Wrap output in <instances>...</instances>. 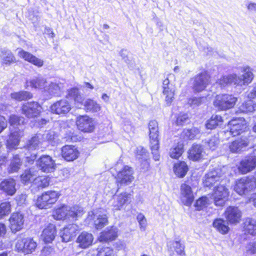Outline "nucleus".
<instances>
[{"mask_svg":"<svg viewBox=\"0 0 256 256\" xmlns=\"http://www.w3.org/2000/svg\"><path fill=\"white\" fill-rule=\"evenodd\" d=\"M240 110L242 112L248 113L254 112V108L252 105V102L251 101H248L240 106Z\"/></svg>","mask_w":256,"mask_h":256,"instance_id":"5fc2aeb1","label":"nucleus"},{"mask_svg":"<svg viewBox=\"0 0 256 256\" xmlns=\"http://www.w3.org/2000/svg\"><path fill=\"white\" fill-rule=\"evenodd\" d=\"M77 148L73 146L66 145L62 148V158L67 161H73L76 159L79 156Z\"/></svg>","mask_w":256,"mask_h":256,"instance_id":"b1692460","label":"nucleus"},{"mask_svg":"<svg viewBox=\"0 0 256 256\" xmlns=\"http://www.w3.org/2000/svg\"><path fill=\"white\" fill-rule=\"evenodd\" d=\"M136 156L139 159L142 158L144 156H146V150L141 146L138 147L136 150Z\"/></svg>","mask_w":256,"mask_h":256,"instance_id":"774afa93","label":"nucleus"},{"mask_svg":"<svg viewBox=\"0 0 256 256\" xmlns=\"http://www.w3.org/2000/svg\"><path fill=\"white\" fill-rule=\"evenodd\" d=\"M36 164L44 172H53L56 168L54 161L48 155L42 156L37 161Z\"/></svg>","mask_w":256,"mask_h":256,"instance_id":"2eb2a0df","label":"nucleus"},{"mask_svg":"<svg viewBox=\"0 0 256 256\" xmlns=\"http://www.w3.org/2000/svg\"><path fill=\"white\" fill-rule=\"evenodd\" d=\"M180 199L182 202L188 206L191 205L194 200L191 187L186 184H182L180 186Z\"/></svg>","mask_w":256,"mask_h":256,"instance_id":"6ab92c4d","label":"nucleus"},{"mask_svg":"<svg viewBox=\"0 0 256 256\" xmlns=\"http://www.w3.org/2000/svg\"><path fill=\"white\" fill-rule=\"evenodd\" d=\"M206 146L209 149L214 150L216 149L219 144V140L218 136H212L206 142Z\"/></svg>","mask_w":256,"mask_h":256,"instance_id":"3c124183","label":"nucleus"},{"mask_svg":"<svg viewBox=\"0 0 256 256\" xmlns=\"http://www.w3.org/2000/svg\"><path fill=\"white\" fill-rule=\"evenodd\" d=\"M213 226L218 231L223 234H227L230 230L228 222L222 218L214 220L213 222Z\"/></svg>","mask_w":256,"mask_h":256,"instance_id":"e433bc0d","label":"nucleus"},{"mask_svg":"<svg viewBox=\"0 0 256 256\" xmlns=\"http://www.w3.org/2000/svg\"><path fill=\"white\" fill-rule=\"evenodd\" d=\"M30 86L33 88L42 90L45 92L47 86L46 80L42 77H36L30 80L29 82Z\"/></svg>","mask_w":256,"mask_h":256,"instance_id":"c9c22d12","label":"nucleus"},{"mask_svg":"<svg viewBox=\"0 0 256 256\" xmlns=\"http://www.w3.org/2000/svg\"><path fill=\"white\" fill-rule=\"evenodd\" d=\"M41 140L42 143L46 141H52L54 139V134L52 132H47L44 134H41Z\"/></svg>","mask_w":256,"mask_h":256,"instance_id":"0e129e2a","label":"nucleus"},{"mask_svg":"<svg viewBox=\"0 0 256 256\" xmlns=\"http://www.w3.org/2000/svg\"><path fill=\"white\" fill-rule=\"evenodd\" d=\"M71 106L68 102L64 99L58 100L50 106V111L56 114H65L71 110Z\"/></svg>","mask_w":256,"mask_h":256,"instance_id":"ddd939ff","label":"nucleus"},{"mask_svg":"<svg viewBox=\"0 0 256 256\" xmlns=\"http://www.w3.org/2000/svg\"><path fill=\"white\" fill-rule=\"evenodd\" d=\"M67 218L77 220L78 218L82 216L84 214V210L82 207L78 206H67Z\"/></svg>","mask_w":256,"mask_h":256,"instance_id":"2f4dec72","label":"nucleus"},{"mask_svg":"<svg viewBox=\"0 0 256 256\" xmlns=\"http://www.w3.org/2000/svg\"><path fill=\"white\" fill-rule=\"evenodd\" d=\"M154 145V144H150L152 154H153V158L156 161L159 160L160 158V156L158 152L159 148V144H158L157 148H154V146H153Z\"/></svg>","mask_w":256,"mask_h":256,"instance_id":"69168bd1","label":"nucleus"},{"mask_svg":"<svg viewBox=\"0 0 256 256\" xmlns=\"http://www.w3.org/2000/svg\"><path fill=\"white\" fill-rule=\"evenodd\" d=\"M222 172L220 168H217L210 170L203 179L204 184L206 187L213 186L216 182H218L222 176Z\"/></svg>","mask_w":256,"mask_h":256,"instance_id":"4468645a","label":"nucleus"},{"mask_svg":"<svg viewBox=\"0 0 256 256\" xmlns=\"http://www.w3.org/2000/svg\"><path fill=\"white\" fill-rule=\"evenodd\" d=\"M229 196V191L223 184L216 186L212 194V198L216 206H222Z\"/></svg>","mask_w":256,"mask_h":256,"instance_id":"6e6552de","label":"nucleus"},{"mask_svg":"<svg viewBox=\"0 0 256 256\" xmlns=\"http://www.w3.org/2000/svg\"><path fill=\"white\" fill-rule=\"evenodd\" d=\"M94 237L92 234L84 232L78 236L76 242L79 244V246L83 248H88L92 244Z\"/></svg>","mask_w":256,"mask_h":256,"instance_id":"cd10ccee","label":"nucleus"},{"mask_svg":"<svg viewBox=\"0 0 256 256\" xmlns=\"http://www.w3.org/2000/svg\"><path fill=\"white\" fill-rule=\"evenodd\" d=\"M10 212V204L8 202H2L0 204V219L8 214Z\"/></svg>","mask_w":256,"mask_h":256,"instance_id":"864d4df0","label":"nucleus"},{"mask_svg":"<svg viewBox=\"0 0 256 256\" xmlns=\"http://www.w3.org/2000/svg\"><path fill=\"white\" fill-rule=\"evenodd\" d=\"M79 227L76 224H70L64 227L62 232V238L64 242L70 241L76 234Z\"/></svg>","mask_w":256,"mask_h":256,"instance_id":"393cba45","label":"nucleus"},{"mask_svg":"<svg viewBox=\"0 0 256 256\" xmlns=\"http://www.w3.org/2000/svg\"><path fill=\"white\" fill-rule=\"evenodd\" d=\"M10 228L12 232L16 233V215L14 213L9 218Z\"/></svg>","mask_w":256,"mask_h":256,"instance_id":"052dcab7","label":"nucleus"},{"mask_svg":"<svg viewBox=\"0 0 256 256\" xmlns=\"http://www.w3.org/2000/svg\"><path fill=\"white\" fill-rule=\"evenodd\" d=\"M54 252V249L51 246H44L41 251L40 256H52Z\"/></svg>","mask_w":256,"mask_h":256,"instance_id":"13d9d810","label":"nucleus"},{"mask_svg":"<svg viewBox=\"0 0 256 256\" xmlns=\"http://www.w3.org/2000/svg\"><path fill=\"white\" fill-rule=\"evenodd\" d=\"M252 136L249 133L244 134L240 137L228 144L230 151L234 154H240L249 145Z\"/></svg>","mask_w":256,"mask_h":256,"instance_id":"423d86ee","label":"nucleus"},{"mask_svg":"<svg viewBox=\"0 0 256 256\" xmlns=\"http://www.w3.org/2000/svg\"><path fill=\"white\" fill-rule=\"evenodd\" d=\"M50 184V178L48 177L42 176L34 178L32 186L38 188H44L48 186Z\"/></svg>","mask_w":256,"mask_h":256,"instance_id":"a18cd8bd","label":"nucleus"},{"mask_svg":"<svg viewBox=\"0 0 256 256\" xmlns=\"http://www.w3.org/2000/svg\"><path fill=\"white\" fill-rule=\"evenodd\" d=\"M223 120L222 117L219 115H213L212 116L206 124V128L212 130L215 128L217 126L222 124Z\"/></svg>","mask_w":256,"mask_h":256,"instance_id":"ea45409f","label":"nucleus"},{"mask_svg":"<svg viewBox=\"0 0 256 256\" xmlns=\"http://www.w3.org/2000/svg\"><path fill=\"white\" fill-rule=\"evenodd\" d=\"M18 55L24 60L38 67H42L44 64V61L42 60L36 58L28 52L21 50L18 52Z\"/></svg>","mask_w":256,"mask_h":256,"instance_id":"c756f323","label":"nucleus"},{"mask_svg":"<svg viewBox=\"0 0 256 256\" xmlns=\"http://www.w3.org/2000/svg\"><path fill=\"white\" fill-rule=\"evenodd\" d=\"M114 202L113 206L116 210H120L125 204L130 203L132 199V194L126 192L115 195L114 196Z\"/></svg>","mask_w":256,"mask_h":256,"instance_id":"412c9836","label":"nucleus"},{"mask_svg":"<svg viewBox=\"0 0 256 256\" xmlns=\"http://www.w3.org/2000/svg\"><path fill=\"white\" fill-rule=\"evenodd\" d=\"M162 94L165 96V100L167 104H170L174 100L175 88L170 84L168 78H166L162 82Z\"/></svg>","mask_w":256,"mask_h":256,"instance_id":"a211bd4d","label":"nucleus"},{"mask_svg":"<svg viewBox=\"0 0 256 256\" xmlns=\"http://www.w3.org/2000/svg\"><path fill=\"white\" fill-rule=\"evenodd\" d=\"M118 229L114 226L108 228L100 233L99 240L102 242L114 240L118 236Z\"/></svg>","mask_w":256,"mask_h":256,"instance_id":"a878e982","label":"nucleus"},{"mask_svg":"<svg viewBox=\"0 0 256 256\" xmlns=\"http://www.w3.org/2000/svg\"><path fill=\"white\" fill-rule=\"evenodd\" d=\"M246 253L247 254H256V242H251L248 243L246 246Z\"/></svg>","mask_w":256,"mask_h":256,"instance_id":"4d7b16f0","label":"nucleus"},{"mask_svg":"<svg viewBox=\"0 0 256 256\" xmlns=\"http://www.w3.org/2000/svg\"><path fill=\"white\" fill-rule=\"evenodd\" d=\"M174 170L178 177L183 178L186 174L188 168L184 162H180L174 164Z\"/></svg>","mask_w":256,"mask_h":256,"instance_id":"58836bf2","label":"nucleus"},{"mask_svg":"<svg viewBox=\"0 0 256 256\" xmlns=\"http://www.w3.org/2000/svg\"><path fill=\"white\" fill-rule=\"evenodd\" d=\"M9 122L10 124V134L6 142V146L8 149V153L10 152H12L16 150V116L14 114H12L10 116Z\"/></svg>","mask_w":256,"mask_h":256,"instance_id":"9d476101","label":"nucleus"},{"mask_svg":"<svg viewBox=\"0 0 256 256\" xmlns=\"http://www.w3.org/2000/svg\"><path fill=\"white\" fill-rule=\"evenodd\" d=\"M237 98L232 94H220L216 95L214 102V106L220 110H226L234 106Z\"/></svg>","mask_w":256,"mask_h":256,"instance_id":"39448f33","label":"nucleus"},{"mask_svg":"<svg viewBox=\"0 0 256 256\" xmlns=\"http://www.w3.org/2000/svg\"><path fill=\"white\" fill-rule=\"evenodd\" d=\"M87 112H97L101 110V106L96 102L92 99H86L82 103Z\"/></svg>","mask_w":256,"mask_h":256,"instance_id":"72a5a7b5","label":"nucleus"},{"mask_svg":"<svg viewBox=\"0 0 256 256\" xmlns=\"http://www.w3.org/2000/svg\"><path fill=\"white\" fill-rule=\"evenodd\" d=\"M229 130H224L220 132V135L228 134V136H236L244 132L247 129L246 120L242 118L232 119L228 124Z\"/></svg>","mask_w":256,"mask_h":256,"instance_id":"f03ea898","label":"nucleus"},{"mask_svg":"<svg viewBox=\"0 0 256 256\" xmlns=\"http://www.w3.org/2000/svg\"><path fill=\"white\" fill-rule=\"evenodd\" d=\"M60 194L57 192L47 191L38 198L36 204L40 209L48 208L56 202Z\"/></svg>","mask_w":256,"mask_h":256,"instance_id":"20e7f679","label":"nucleus"},{"mask_svg":"<svg viewBox=\"0 0 256 256\" xmlns=\"http://www.w3.org/2000/svg\"><path fill=\"white\" fill-rule=\"evenodd\" d=\"M15 180L12 178L4 180L1 182L0 188L9 195H12L16 192Z\"/></svg>","mask_w":256,"mask_h":256,"instance_id":"7c9ffc66","label":"nucleus"},{"mask_svg":"<svg viewBox=\"0 0 256 256\" xmlns=\"http://www.w3.org/2000/svg\"><path fill=\"white\" fill-rule=\"evenodd\" d=\"M94 225L96 229H101L105 226L108 224V220L106 214L101 213V211L99 212H96L94 215Z\"/></svg>","mask_w":256,"mask_h":256,"instance_id":"f704fd0d","label":"nucleus"},{"mask_svg":"<svg viewBox=\"0 0 256 256\" xmlns=\"http://www.w3.org/2000/svg\"><path fill=\"white\" fill-rule=\"evenodd\" d=\"M17 251L24 254L32 253L36 248L37 244L33 239L24 238L22 234L17 236Z\"/></svg>","mask_w":256,"mask_h":256,"instance_id":"0eeeda50","label":"nucleus"},{"mask_svg":"<svg viewBox=\"0 0 256 256\" xmlns=\"http://www.w3.org/2000/svg\"><path fill=\"white\" fill-rule=\"evenodd\" d=\"M24 215L20 213L17 212V231L20 230L23 228L24 226Z\"/></svg>","mask_w":256,"mask_h":256,"instance_id":"680f3d73","label":"nucleus"},{"mask_svg":"<svg viewBox=\"0 0 256 256\" xmlns=\"http://www.w3.org/2000/svg\"><path fill=\"white\" fill-rule=\"evenodd\" d=\"M225 217L226 220L232 224L238 223L242 216L241 212L235 206H229L225 211Z\"/></svg>","mask_w":256,"mask_h":256,"instance_id":"aec40b11","label":"nucleus"},{"mask_svg":"<svg viewBox=\"0 0 256 256\" xmlns=\"http://www.w3.org/2000/svg\"><path fill=\"white\" fill-rule=\"evenodd\" d=\"M168 249L172 251L173 249L176 251L178 254L184 256L186 253L184 252V245L179 240L170 241L167 244Z\"/></svg>","mask_w":256,"mask_h":256,"instance_id":"473e14b6","label":"nucleus"},{"mask_svg":"<svg viewBox=\"0 0 256 256\" xmlns=\"http://www.w3.org/2000/svg\"><path fill=\"white\" fill-rule=\"evenodd\" d=\"M97 250V256H114V255L113 250L109 247H98Z\"/></svg>","mask_w":256,"mask_h":256,"instance_id":"603ef678","label":"nucleus"},{"mask_svg":"<svg viewBox=\"0 0 256 256\" xmlns=\"http://www.w3.org/2000/svg\"><path fill=\"white\" fill-rule=\"evenodd\" d=\"M133 172L130 167L125 166L117 174L118 185H128L134 180Z\"/></svg>","mask_w":256,"mask_h":256,"instance_id":"f8f14e48","label":"nucleus"},{"mask_svg":"<svg viewBox=\"0 0 256 256\" xmlns=\"http://www.w3.org/2000/svg\"><path fill=\"white\" fill-rule=\"evenodd\" d=\"M41 134H36L31 138L27 144L28 150H34L39 148L40 144H42L41 140Z\"/></svg>","mask_w":256,"mask_h":256,"instance_id":"a19ab883","label":"nucleus"},{"mask_svg":"<svg viewBox=\"0 0 256 256\" xmlns=\"http://www.w3.org/2000/svg\"><path fill=\"white\" fill-rule=\"evenodd\" d=\"M188 121V114H180L176 119V124L178 125H183Z\"/></svg>","mask_w":256,"mask_h":256,"instance_id":"bf43d9fd","label":"nucleus"},{"mask_svg":"<svg viewBox=\"0 0 256 256\" xmlns=\"http://www.w3.org/2000/svg\"><path fill=\"white\" fill-rule=\"evenodd\" d=\"M244 231L252 236H256V220L252 218L246 219L244 222Z\"/></svg>","mask_w":256,"mask_h":256,"instance_id":"4c0bfd02","label":"nucleus"},{"mask_svg":"<svg viewBox=\"0 0 256 256\" xmlns=\"http://www.w3.org/2000/svg\"><path fill=\"white\" fill-rule=\"evenodd\" d=\"M149 137L150 143L154 144V148H158L159 143L158 136L159 130L158 122L155 120L150 122L148 124Z\"/></svg>","mask_w":256,"mask_h":256,"instance_id":"4be33fe9","label":"nucleus"},{"mask_svg":"<svg viewBox=\"0 0 256 256\" xmlns=\"http://www.w3.org/2000/svg\"><path fill=\"white\" fill-rule=\"evenodd\" d=\"M67 206L64 205L54 210L53 216L54 218L60 220L67 218Z\"/></svg>","mask_w":256,"mask_h":256,"instance_id":"37998d69","label":"nucleus"},{"mask_svg":"<svg viewBox=\"0 0 256 256\" xmlns=\"http://www.w3.org/2000/svg\"><path fill=\"white\" fill-rule=\"evenodd\" d=\"M204 152L202 146L194 144L188 151V158L194 161H198L202 159L204 156Z\"/></svg>","mask_w":256,"mask_h":256,"instance_id":"bb28decb","label":"nucleus"},{"mask_svg":"<svg viewBox=\"0 0 256 256\" xmlns=\"http://www.w3.org/2000/svg\"><path fill=\"white\" fill-rule=\"evenodd\" d=\"M32 97V94L28 92L22 91L17 92V100H24L30 99Z\"/></svg>","mask_w":256,"mask_h":256,"instance_id":"6e6d98bb","label":"nucleus"},{"mask_svg":"<svg viewBox=\"0 0 256 256\" xmlns=\"http://www.w3.org/2000/svg\"><path fill=\"white\" fill-rule=\"evenodd\" d=\"M184 152V144L178 142L176 146L171 148L170 151V156L172 158H178Z\"/></svg>","mask_w":256,"mask_h":256,"instance_id":"79ce46f5","label":"nucleus"},{"mask_svg":"<svg viewBox=\"0 0 256 256\" xmlns=\"http://www.w3.org/2000/svg\"><path fill=\"white\" fill-rule=\"evenodd\" d=\"M256 166V156H252L242 160L238 167V170L242 174H246L253 170Z\"/></svg>","mask_w":256,"mask_h":256,"instance_id":"dca6fc26","label":"nucleus"},{"mask_svg":"<svg viewBox=\"0 0 256 256\" xmlns=\"http://www.w3.org/2000/svg\"><path fill=\"white\" fill-rule=\"evenodd\" d=\"M243 74L239 76L236 74L224 76L218 79L216 83L222 86L227 84H233L236 86H247L254 78V74L250 68H246L243 70Z\"/></svg>","mask_w":256,"mask_h":256,"instance_id":"f257e3e1","label":"nucleus"},{"mask_svg":"<svg viewBox=\"0 0 256 256\" xmlns=\"http://www.w3.org/2000/svg\"><path fill=\"white\" fill-rule=\"evenodd\" d=\"M204 100V98H190L188 100V103L192 106H196L200 105L202 100Z\"/></svg>","mask_w":256,"mask_h":256,"instance_id":"e2e57ef3","label":"nucleus"},{"mask_svg":"<svg viewBox=\"0 0 256 256\" xmlns=\"http://www.w3.org/2000/svg\"><path fill=\"white\" fill-rule=\"evenodd\" d=\"M36 176V172L32 168L26 170L21 174L20 180L22 183L26 184L34 180V178Z\"/></svg>","mask_w":256,"mask_h":256,"instance_id":"49530a36","label":"nucleus"},{"mask_svg":"<svg viewBox=\"0 0 256 256\" xmlns=\"http://www.w3.org/2000/svg\"><path fill=\"white\" fill-rule=\"evenodd\" d=\"M56 234V226L53 224H49L43 230L42 238L46 242H51Z\"/></svg>","mask_w":256,"mask_h":256,"instance_id":"c85d7f7f","label":"nucleus"},{"mask_svg":"<svg viewBox=\"0 0 256 256\" xmlns=\"http://www.w3.org/2000/svg\"><path fill=\"white\" fill-rule=\"evenodd\" d=\"M66 98L73 99L77 102H82V97L80 94L78 90L76 88H72L68 90Z\"/></svg>","mask_w":256,"mask_h":256,"instance_id":"de8ad7c7","label":"nucleus"},{"mask_svg":"<svg viewBox=\"0 0 256 256\" xmlns=\"http://www.w3.org/2000/svg\"><path fill=\"white\" fill-rule=\"evenodd\" d=\"M210 200L207 196H202L196 201L194 206L198 210H200L207 206Z\"/></svg>","mask_w":256,"mask_h":256,"instance_id":"8fccbe9b","label":"nucleus"},{"mask_svg":"<svg viewBox=\"0 0 256 256\" xmlns=\"http://www.w3.org/2000/svg\"><path fill=\"white\" fill-rule=\"evenodd\" d=\"M210 76L206 72L196 75L191 80L193 90L196 92L204 90L210 82Z\"/></svg>","mask_w":256,"mask_h":256,"instance_id":"1a4fd4ad","label":"nucleus"},{"mask_svg":"<svg viewBox=\"0 0 256 256\" xmlns=\"http://www.w3.org/2000/svg\"><path fill=\"white\" fill-rule=\"evenodd\" d=\"M2 62L6 64H10L14 62V56L11 52L8 50H2L0 55Z\"/></svg>","mask_w":256,"mask_h":256,"instance_id":"c03bdc74","label":"nucleus"},{"mask_svg":"<svg viewBox=\"0 0 256 256\" xmlns=\"http://www.w3.org/2000/svg\"><path fill=\"white\" fill-rule=\"evenodd\" d=\"M22 112L28 118H33L38 116L42 110V106L36 102H28L22 106Z\"/></svg>","mask_w":256,"mask_h":256,"instance_id":"9b49d317","label":"nucleus"},{"mask_svg":"<svg viewBox=\"0 0 256 256\" xmlns=\"http://www.w3.org/2000/svg\"><path fill=\"white\" fill-rule=\"evenodd\" d=\"M76 124L78 130L84 132H91L94 129L92 119L88 116L78 117Z\"/></svg>","mask_w":256,"mask_h":256,"instance_id":"f3484780","label":"nucleus"},{"mask_svg":"<svg viewBox=\"0 0 256 256\" xmlns=\"http://www.w3.org/2000/svg\"><path fill=\"white\" fill-rule=\"evenodd\" d=\"M200 134V130L198 128H193L190 130H184L182 132V136L184 138L192 140Z\"/></svg>","mask_w":256,"mask_h":256,"instance_id":"09e8293b","label":"nucleus"},{"mask_svg":"<svg viewBox=\"0 0 256 256\" xmlns=\"http://www.w3.org/2000/svg\"><path fill=\"white\" fill-rule=\"evenodd\" d=\"M137 220L139 222L140 226V228H142L144 230L146 222L144 216L142 214H139L137 216Z\"/></svg>","mask_w":256,"mask_h":256,"instance_id":"338daca9","label":"nucleus"},{"mask_svg":"<svg viewBox=\"0 0 256 256\" xmlns=\"http://www.w3.org/2000/svg\"><path fill=\"white\" fill-rule=\"evenodd\" d=\"M64 84L59 81L51 82L45 88L46 93L51 96H60L64 92Z\"/></svg>","mask_w":256,"mask_h":256,"instance_id":"5701e85b","label":"nucleus"},{"mask_svg":"<svg viewBox=\"0 0 256 256\" xmlns=\"http://www.w3.org/2000/svg\"><path fill=\"white\" fill-rule=\"evenodd\" d=\"M256 187V179L254 176H244L236 183L234 190L240 195L246 194Z\"/></svg>","mask_w":256,"mask_h":256,"instance_id":"7ed1b4c3","label":"nucleus"}]
</instances>
